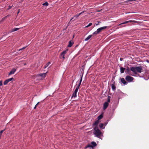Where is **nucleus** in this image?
Wrapping results in <instances>:
<instances>
[{
  "label": "nucleus",
  "mask_w": 149,
  "mask_h": 149,
  "mask_svg": "<svg viewBox=\"0 0 149 149\" xmlns=\"http://www.w3.org/2000/svg\"><path fill=\"white\" fill-rule=\"evenodd\" d=\"M93 134L95 136L100 138V136L102 134L101 132L99 130L97 127H95L94 129Z\"/></svg>",
  "instance_id": "nucleus-1"
},
{
  "label": "nucleus",
  "mask_w": 149,
  "mask_h": 149,
  "mask_svg": "<svg viewBox=\"0 0 149 149\" xmlns=\"http://www.w3.org/2000/svg\"><path fill=\"white\" fill-rule=\"evenodd\" d=\"M47 72L43 73L37 75V79L38 80H42L43 79L46 77Z\"/></svg>",
  "instance_id": "nucleus-2"
},
{
  "label": "nucleus",
  "mask_w": 149,
  "mask_h": 149,
  "mask_svg": "<svg viewBox=\"0 0 149 149\" xmlns=\"http://www.w3.org/2000/svg\"><path fill=\"white\" fill-rule=\"evenodd\" d=\"M125 78V79L129 82H132L134 80V78L133 77L129 75L126 76Z\"/></svg>",
  "instance_id": "nucleus-3"
},
{
  "label": "nucleus",
  "mask_w": 149,
  "mask_h": 149,
  "mask_svg": "<svg viewBox=\"0 0 149 149\" xmlns=\"http://www.w3.org/2000/svg\"><path fill=\"white\" fill-rule=\"evenodd\" d=\"M143 70L142 66H137L136 67V73L137 72L139 73H141L142 72V70Z\"/></svg>",
  "instance_id": "nucleus-4"
},
{
  "label": "nucleus",
  "mask_w": 149,
  "mask_h": 149,
  "mask_svg": "<svg viewBox=\"0 0 149 149\" xmlns=\"http://www.w3.org/2000/svg\"><path fill=\"white\" fill-rule=\"evenodd\" d=\"M67 50H68L64 51L61 54L60 56L61 58H63V60H64L65 59V54L66 53Z\"/></svg>",
  "instance_id": "nucleus-5"
},
{
  "label": "nucleus",
  "mask_w": 149,
  "mask_h": 149,
  "mask_svg": "<svg viewBox=\"0 0 149 149\" xmlns=\"http://www.w3.org/2000/svg\"><path fill=\"white\" fill-rule=\"evenodd\" d=\"M91 144L92 145H89L86 146V148H88L89 147H93L95 146L97 144L95 142H91Z\"/></svg>",
  "instance_id": "nucleus-6"
},
{
  "label": "nucleus",
  "mask_w": 149,
  "mask_h": 149,
  "mask_svg": "<svg viewBox=\"0 0 149 149\" xmlns=\"http://www.w3.org/2000/svg\"><path fill=\"white\" fill-rule=\"evenodd\" d=\"M130 70L132 71L135 74H137L136 67H132L130 68Z\"/></svg>",
  "instance_id": "nucleus-7"
},
{
  "label": "nucleus",
  "mask_w": 149,
  "mask_h": 149,
  "mask_svg": "<svg viewBox=\"0 0 149 149\" xmlns=\"http://www.w3.org/2000/svg\"><path fill=\"white\" fill-rule=\"evenodd\" d=\"M82 77H81V79H80V81H79V84L78 85L77 87H76V88L75 90H76L77 91H78V90L80 86L81 85V81H82Z\"/></svg>",
  "instance_id": "nucleus-8"
},
{
  "label": "nucleus",
  "mask_w": 149,
  "mask_h": 149,
  "mask_svg": "<svg viewBox=\"0 0 149 149\" xmlns=\"http://www.w3.org/2000/svg\"><path fill=\"white\" fill-rule=\"evenodd\" d=\"M107 28V26H104L102 27H100L97 29V30L100 33L101 32L102 30L106 29Z\"/></svg>",
  "instance_id": "nucleus-9"
},
{
  "label": "nucleus",
  "mask_w": 149,
  "mask_h": 149,
  "mask_svg": "<svg viewBox=\"0 0 149 149\" xmlns=\"http://www.w3.org/2000/svg\"><path fill=\"white\" fill-rule=\"evenodd\" d=\"M80 15H79V14H76L75 15L74 17H73L70 20V22H69L68 23H70V22L74 18H75L74 19V20H75L76 19L78 18L79 16Z\"/></svg>",
  "instance_id": "nucleus-10"
},
{
  "label": "nucleus",
  "mask_w": 149,
  "mask_h": 149,
  "mask_svg": "<svg viewBox=\"0 0 149 149\" xmlns=\"http://www.w3.org/2000/svg\"><path fill=\"white\" fill-rule=\"evenodd\" d=\"M16 70L15 69L13 68L11 70V71L8 74V75H10L12 74H14V72L16 71Z\"/></svg>",
  "instance_id": "nucleus-11"
},
{
  "label": "nucleus",
  "mask_w": 149,
  "mask_h": 149,
  "mask_svg": "<svg viewBox=\"0 0 149 149\" xmlns=\"http://www.w3.org/2000/svg\"><path fill=\"white\" fill-rule=\"evenodd\" d=\"M109 105V103L108 102H105L103 105V109H105L108 107Z\"/></svg>",
  "instance_id": "nucleus-12"
},
{
  "label": "nucleus",
  "mask_w": 149,
  "mask_h": 149,
  "mask_svg": "<svg viewBox=\"0 0 149 149\" xmlns=\"http://www.w3.org/2000/svg\"><path fill=\"white\" fill-rule=\"evenodd\" d=\"M130 69L129 67H127V68L125 72H127L128 74L130 75H132L130 73Z\"/></svg>",
  "instance_id": "nucleus-13"
},
{
  "label": "nucleus",
  "mask_w": 149,
  "mask_h": 149,
  "mask_svg": "<svg viewBox=\"0 0 149 149\" xmlns=\"http://www.w3.org/2000/svg\"><path fill=\"white\" fill-rule=\"evenodd\" d=\"M74 44V42L73 41L71 40L69 42V44L68 45V47H71Z\"/></svg>",
  "instance_id": "nucleus-14"
},
{
  "label": "nucleus",
  "mask_w": 149,
  "mask_h": 149,
  "mask_svg": "<svg viewBox=\"0 0 149 149\" xmlns=\"http://www.w3.org/2000/svg\"><path fill=\"white\" fill-rule=\"evenodd\" d=\"M100 121L99 120H97L93 124V125L94 126H95V127H97V126L98 124V123L100 122Z\"/></svg>",
  "instance_id": "nucleus-15"
},
{
  "label": "nucleus",
  "mask_w": 149,
  "mask_h": 149,
  "mask_svg": "<svg viewBox=\"0 0 149 149\" xmlns=\"http://www.w3.org/2000/svg\"><path fill=\"white\" fill-rule=\"evenodd\" d=\"M78 92L77 91L75 90L74 92L73 93L72 95V97H77V93Z\"/></svg>",
  "instance_id": "nucleus-16"
},
{
  "label": "nucleus",
  "mask_w": 149,
  "mask_h": 149,
  "mask_svg": "<svg viewBox=\"0 0 149 149\" xmlns=\"http://www.w3.org/2000/svg\"><path fill=\"white\" fill-rule=\"evenodd\" d=\"M121 81L124 85H125L127 83L124 79L123 78H122L121 79Z\"/></svg>",
  "instance_id": "nucleus-17"
},
{
  "label": "nucleus",
  "mask_w": 149,
  "mask_h": 149,
  "mask_svg": "<svg viewBox=\"0 0 149 149\" xmlns=\"http://www.w3.org/2000/svg\"><path fill=\"white\" fill-rule=\"evenodd\" d=\"M125 70V68H123V67H121L120 68V71L121 73H123L124 72V70Z\"/></svg>",
  "instance_id": "nucleus-18"
},
{
  "label": "nucleus",
  "mask_w": 149,
  "mask_h": 149,
  "mask_svg": "<svg viewBox=\"0 0 149 149\" xmlns=\"http://www.w3.org/2000/svg\"><path fill=\"white\" fill-rule=\"evenodd\" d=\"M92 35H89L85 39V41H87L88 40L92 37Z\"/></svg>",
  "instance_id": "nucleus-19"
},
{
  "label": "nucleus",
  "mask_w": 149,
  "mask_h": 149,
  "mask_svg": "<svg viewBox=\"0 0 149 149\" xmlns=\"http://www.w3.org/2000/svg\"><path fill=\"white\" fill-rule=\"evenodd\" d=\"M111 88L113 90L115 91V90L116 88V86L113 84H112L111 85Z\"/></svg>",
  "instance_id": "nucleus-20"
},
{
  "label": "nucleus",
  "mask_w": 149,
  "mask_h": 149,
  "mask_svg": "<svg viewBox=\"0 0 149 149\" xmlns=\"http://www.w3.org/2000/svg\"><path fill=\"white\" fill-rule=\"evenodd\" d=\"M103 115L102 114L98 116L97 118L98 119L97 120H99L103 118Z\"/></svg>",
  "instance_id": "nucleus-21"
},
{
  "label": "nucleus",
  "mask_w": 149,
  "mask_h": 149,
  "mask_svg": "<svg viewBox=\"0 0 149 149\" xmlns=\"http://www.w3.org/2000/svg\"><path fill=\"white\" fill-rule=\"evenodd\" d=\"M20 28H14V29H13L12 30V32H13V31H17Z\"/></svg>",
  "instance_id": "nucleus-22"
},
{
  "label": "nucleus",
  "mask_w": 149,
  "mask_h": 149,
  "mask_svg": "<svg viewBox=\"0 0 149 149\" xmlns=\"http://www.w3.org/2000/svg\"><path fill=\"white\" fill-rule=\"evenodd\" d=\"M104 126V125L103 123H100L99 124V127L101 128L102 129H104V127H103V126Z\"/></svg>",
  "instance_id": "nucleus-23"
},
{
  "label": "nucleus",
  "mask_w": 149,
  "mask_h": 149,
  "mask_svg": "<svg viewBox=\"0 0 149 149\" xmlns=\"http://www.w3.org/2000/svg\"><path fill=\"white\" fill-rule=\"evenodd\" d=\"M50 63V62H48L45 66L44 67V68H46L47 67L49 64Z\"/></svg>",
  "instance_id": "nucleus-24"
},
{
  "label": "nucleus",
  "mask_w": 149,
  "mask_h": 149,
  "mask_svg": "<svg viewBox=\"0 0 149 149\" xmlns=\"http://www.w3.org/2000/svg\"><path fill=\"white\" fill-rule=\"evenodd\" d=\"M99 33V32L97 30L96 31H95L93 33V34L96 35L97 34H98Z\"/></svg>",
  "instance_id": "nucleus-25"
},
{
  "label": "nucleus",
  "mask_w": 149,
  "mask_h": 149,
  "mask_svg": "<svg viewBox=\"0 0 149 149\" xmlns=\"http://www.w3.org/2000/svg\"><path fill=\"white\" fill-rule=\"evenodd\" d=\"M133 22L134 23H137L138 22L137 21L135 20H129V22Z\"/></svg>",
  "instance_id": "nucleus-26"
},
{
  "label": "nucleus",
  "mask_w": 149,
  "mask_h": 149,
  "mask_svg": "<svg viewBox=\"0 0 149 149\" xmlns=\"http://www.w3.org/2000/svg\"><path fill=\"white\" fill-rule=\"evenodd\" d=\"M128 22H129V21H126L124 22H123V23H122L121 24H119V26L121 25V24H126V23H128Z\"/></svg>",
  "instance_id": "nucleus-27"
},
{
  "label": "nucleus",
  "mask_w": 149,
  "mask_h": 149,
  "mask_svg": "<svg viewBox=\"0 0 149 149\" xmlns=\"http://www.w3.org/2000/svg\"><path fill=\"white\" fill-rule=\"evenodd\" d=\"M111 97L108 96L107 98V102H110Z\"/></svg>",
  "instance_id": "nucleus-28"
},
{
  "label": "nucleus",
  "mask_w": 149,
  "mask_h": 149,
  "mask_svg": "<svg viewBox=\"0 0 149 149\" xmlns=\"http://www.w3.org/2000/svg\"><path fill=\"white\" fill-rule=\"evenodd\" d=\"M13 79V78H11L10 79H6L8 81V82H9V81H10L12 80Z\"/></svg>",
  "instance_id": "nucleus-29"
},
{
  "label": "nucleus",
  "mask_w": 149,
  "mask_h": 149,
  "mask_svg": "<svg viewBox=\"0 0 149 149\" xmlns=\"http://www.w3.org/2000/svg\"><path fill=\"white\" fill-rule=\"evenodd\" d=\"M92 25V23H90L87 26H86L85 27L86 28H88V27L91 26Z\"/></svg>",
  "instance_id": "nucleus-30"
},
{
  "label": "nucleus",
  "mask_w": 149,
  "mask_h": 149,
  "mask_svg": "<svg viewBox=\"0 0 149 149\" xmlns=\"http://www.w3.org/2000/svg\"><path fill=\"white\" fill-rule=\"evenodd\" d=\"M8 82L7 80H6L4 82L3 84L4 85H6Z\"/></svg>",
  "instance_id": "nucleus-31"
},
{
  "label": "nucleus",
  "mask_w": 149,
  "mask_h": 149,
  "mask_svg": "<svg viewBox=\"0 0 149 149\" xmlns=\"http://www.w3.org/2000/svg\"><path fill=\"white\" fill-rule=\"evenodd\" d=\"M43 5L47 6L48 5V3L47 2H46L43 4Z\"/></svg>",
  "instance_id": "nucleus-32"
},
{
  "label": "nucleus",
  "mask_w": 149,
  "mask_h": 149,
  "mask_svg": "<svg viewBox=\"0 0 149 149\" xmlns=\"http://www.w3.org/2000/svg\"><path fill=\"white\" fill-rule=\"evenodd\" d=\"M5 130V129L1 130L0 132V137H1L2 135V133L3 132V131Z\"/></svg>",
  "instance_id": "nucleus-33"
},
{
  "label": "nucleus",
  "mask_w": 149,
  "mask_h": 149,
  "mask_svg": "<svg viewBox=\"0 0 149 149\" xmlns=\"http://www.w3.org/2000/svg\"><path fill=\"white\" fill-rule=\"evenodd\" d=\"M26 47H24L23 48H22L21 49H19V51H20V50H22V49H25Z\"/></svg>",
  "instance_id": "nucleus-34"
},
{
  "label": "nucleus",
  "mask_w": 149,
  "mask_h": 149,
  "mask_svg": "<svg viewBox=\"0 0 149 149\" xmlns=\"http://www.w3.org/2000/svg\"><path fill=\"white\" fill-rule=\"evenodd\" d=\"M2 85V81H0V86H1Z\"/></svg>",
  "instance_id": "nucleus-35"
},
{
  "label": "nucleus",
  "mask_w": 149,
  "mask_h": 149,
  "mask_svg": "<svg viewBox=\"0 0 149 149\" xmlns=\"http://www.w3.org/2000/svg\"><path fill=\"white\" fill-rule=\"evenodd\" d=\"M84 12V11H82V12H81V13H79V15H80L81 14L83 13Z\"/></svg>",
  "instance_id": "nucleus-36"
},
{
  "label": "nucleus",
  "mask_w": 149,
  "mask_h": 149,
  "mask_svg": "<svg viewBox=\"0 0 149 149\" xmlns=\"http://www.w3.org/2000/svg\"><path fill=\"white\" fill-rule=\"evenodd\" d=\"M102 10V9H101V10H96V12H100Z\"/></svg>",
  "instance_id": "nucleus-37"
},
{
  "label": "nucleus",
  "mask_w": 149,
  "mask_h": 149,
  "mask_svg": "<svg viewBox=\"0 0 149 149\" xmlns=\"http://www.w3.org/2000/svg\"><path fill=\"white\" fill-rule=\"evenodd\" d=\"M10 16V15H8L6 16L5 17H4L6 18V17H8Z\"/></svg>",
  "instance_id": "nucleus-38"
},
{
  "label": "nucleus",
  "mask_w": 149,
  "mask_h": 149,
  "mask_svg": "<svg viewBox=\"0 0 149 149\" xmlns=\"http://www.w3.org/2000/svg\"><path fill=\"white\" fill-rule=\"evenodd\" d=\"M12 6H9V9H10L11 7H12Z\"/></svg>",
  "instance_id": "nucleus-39"
},
{
  "label": "nucleus",
  "mask_w": 149,
  "mask_h": 149,
  "mask_svg": "<svg viewBox=\"0 0 149 149\" xmlns=\"http://www.w3.org/2000/svg\"><path fill=\"white\" fill-rule=\"evenodd\" d=\"M100 22H98V24H96V26H97V25H99V23H100Z\"/></svg>",
  "instance_id": "nucleus-40"
},
{
  "label": "nucleus",
  "mask_w": 149,
  "mask_h": 149,
  "mask_svg": "<svg viewBox=\"0 0 149 149\" xmlns=\"http://www.w3.org/2000/svg\"><path fill=\"white\" fill-rule=\"evenodd\" d=\"M39 103V102H38L37 104H36V105L37 106L38 104Z\"/></svg>",
  "instance_id": "nucleus-41"
},
{
  "label": "nucleus",
  "mask_w": 149,
  "mask_h": 149,
  "mask_svg": "<svg viewBox=\"0 0 149 149\" xmlns=\"http://www.w3.org/2000/svg\"><path fill=\"white\" fill-rule=\"evenodd\" d=\"M37 106L36 105V106H35V107L34 108V109H35L36 108V107Z\"/></svg>",
  "instance_id": "nucleus-42"
},
{
  "label": "nucleus",
  "mask_w": 149,
  "mask_h": 149,
  "mask_svg": "<svg viewBox=\"0 0 149 149\" xmlns=\"http://www.w3.org/2000/svg\"><path fill=\"white\" fill-rule=\"evenodd\" d=\"M19 11L18 12V13H19Z\"/></svg>",
  "instance_id": "nucleus-43"
}]
</instances>
